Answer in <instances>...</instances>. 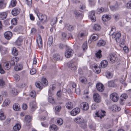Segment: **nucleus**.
Returning <instances> with one entry per match:
<instances>
[{"instance_id":"1a4fd4ad","label":"nucleus","mask_w":131,"mask_h":131,"mask_svg":"<svg viewBox=\"0 0 131 131\" xmlns=\"http://www.w3.org/2000/svg\"><path fill=\"white\" fill-rule=\"evenodd\" d=\"M89 17L92 21L94 22L96 21L95 12L94 11H92L89 12Z\"/></svg>"},{"instance_id":"c756f323","label":"nucleus","mask_w":131,"mask_h":131,"mask_svg":"<svg viewBox=\"0 0 131 131\" xmlns=\"http://www.w3.org/2000/svg\"><path fill=\"white\" fill-rule=\"evenodd\" d=\"M53 38L52 37H50L48 41V46L50 47L52 45L53 42Z\"/></svg>"},{"instance_id":"49530a36","label":"nucleus","mask_w":131,"mask_h":131,"mask_svg":"<svg viewBox=\"0 0 131 131\" xmlns=\"http://www.w3.org/2000/svg\"><path fill=\"white\" fill-rule=\"evenodd\" d=\"M63 123V121L62 119L61 118H58L57 119V123L59 125H62Z\"/></svg>"},{"instance_id":"b1692460","label":"nucleus","mask_w":131,"mask_h":131,"mask_svg":"<svg viewBox=\"0 0 131 131\" xmlns=\"http://www.w3.org/2000/svg\"><path fill=\"white\" fill-rule=\"evenodd\" d=\"M111 18V17L107 15H104L102 17V20L104 21H106L109 20Z\"/></svg>"},{"instance_id":"6ab92c4d","label":"nucleus","mask_w":131,"mask_h":131,"mask_svg":"<svg viewBox=\"0 0 131 131\" xmlns=\"http://www.w3.org/2000/svg\"><path fill=\"white\" fill-rule=\"evenodd\" d=\"M30 105L32 111H34L37 108V105L35 101L31 103Z\"/></svg>"},{"instance_id":"393cba45","label":"nucleus","mask_w":131,"mask_h":131,"mask_svg":"<svg viewBox=\"0 0 131 131\" xmlns=\"http://www.w3.org/2000/svg\"><path fill=\"white\" fill-rule=\"evenodd\" d=\"M21 127L20 125L18 124H16L13 127V129L15 131H19Z\"/></svg>"},{"instance_id":"c85d7f7f","label":"nucleus","mask_w":131,"mask_h":131,"mask_svg":"<svg viewBox=\"0 0 131 131\" xmlns=\"http://www.w3.org/2000/svg\"><path fill=\"white\" fill-rule=\"evenodd\" d=\"M112 109L114 111L118 112L120 110L121 108L120 107L118 106L117 105H114L113 106Z\"/></svg>"},{"instance_id":"5701e85b","label":"nucleus","mask_w":131,"mask_h":131,"mask_svg":"<svg viewBox=\"0 0 131 131\" xmlns=\"http://www.w3.org/2000/svg\"><path fill=\"white\" fill-rule=\"evenodd\" d=\"M23 41V38L20 37L18 38L15 42V44L17 46H19L21 45V43Z\"/></svg>"},{"instance_id":"72a5a7b5","label":"nucleus","mask_w":131,"mask_h":131,"mask_svg":"<svg viewBox=\"0 0 131 131\" xmlns=\"http://www.w3.org/2000/svg\"><path fill=\"white\" fill-rule=\"evenodd\" d=\"M12 53L13 54L16 56L17 55L18 53V51L14 47L12 50Z\"/></svg>"},{"instance_id":"f3484780","label":"nucleus","mask_w":131,"mask_h":131,"mask_svg":"<svg viewBox=\"0 0 131 131\" xmlns=\"http://www.w3.org/2000/svg\"><path fill=\"white\" fill-rule=\"evenodd\" d=\"M81 107H82L83 110L86 111L89 108V106L88 104L85 102L82 103L81 104Z\"/></svg>"},{"instance_id":"79ce46f5","label":"nucleus","mask_w":131,"mask_h":131,"mask_svg":"<svg viewBox=\"0 0 131 131\" xmlns=\"http://www.w3.org/2000/svg\"><path fill=\"white\" fill-rule=\"evenodd\" d=\"M115 30L116 29L115 27H112L109 32V35L112 36L114 34V32L115 31Z\"/></svg>"},{"instance_id":"a18cd8bd","label":"nucleus","mask_w":131,"mask_h":131,"mask_svg":"<svg viewBox=\"0 0 131 131\" xmlns=\"http://www.w3.org/2000/svg\"><path fill=\"white\" fill-rule=\"evenodd\" d=\"M126 8L128 9H131V1H128L125 5Z\"/></svg>"},{"instance_id":"6e6552de","label":"nucleus","mask_w":131,"mask_h":131,"mask_svg":"<svg viewBox=\"0 0 131 131\" xmlns=\"http://www.w3.org/2000/svg\"><path fill=\"white\" fill-rule=\"evenodd\" d=\"M105 112L104 111L102 110H99L96 112L95 113L96 115L98 117L102 118L105 115Z\"/></svg>"},{"instance_id":"774afa93","label":"nucleus","mask_w":131,"mask_h":131,"mask_svg":"<svg viewBox=\"0 0 131 131\" xmlns=\"http://www.w3.org/2000/svg\"><path fill=\"white\" fill-rule=\"evenodd\" d=\"M117 7L115 5V6H112L110 7V8L111 10L112 11H114L117 9Z\"/></svg>"},{"instance_id":"37998d69","label":"nucleus","mask_w":131,"mask_h":131,"mask_svg":"<svg viewBox=\"0 0 131 131\" xmlns=\"http://www.w3.org/2000/svg\"><path fill=\"white\" fill-rule=\"evenodd\" d=\"M89 127L91 129L95 130L96 128L95 124L94 123H93L89 126Z\"/></svg>"},{"instance_id":"dca6fc26","label":"nucleus","mask_w":131,"mask_h":131,"mask_svg":"<svg viewBox=\"0 0 131 131\" xmlns=\"http://www.w3.org/2000/svg\"><path fill=\"white\" fill-rule=\"evenodd\" d=\"M19 58L17 57H13L12 59L11 60L10 62V65L14 66L18 61Z\"/></svg>"},{"instance_id":"7ed1b4c3","label":"nucleus","mask_w":131,"mask_h":131,"mask_svg":"<svg viewBox=\"0 0 131 131\" xmlns=\"http://www.w3.org/2000/svg\"><path fill=\"white\" fill-rule=\"evenodd\" d=\"M107 59L111 63H114L117 60V58L115 54L111 53L108 57Z\"/></svg>"},{"instance_id":"052dcab7","label":"nucleus","mask_w":131,"mask_h":131,"mask_svg":"<svg viewBox=\"0 0 131 131\" xmlns=\"http://www.w3.org/2000/svg\"><path fill=\"white\" fill-rule=\"evenodd\" d=\"M11 22L12 24L15 25L16 24L17 21L16 18H14L11 20Z\"/></svg>"},{"instance_id":"9b49d317","label":"nucleus","mask_w":131,"mask_h":131,"mask_svg":"<svg viewBox=\"0 0 131 131\" xmlns=\"http://www.w3.org/2000/svg\"><path fill=\"white\" fill-rule=\"evenodd\" d=\"M93 99L94 101L96 103H99L101 101V98L100 95L97 93L93 94Z\"/></svg>"},{"instance_id":"a19ab883","label":"nucleus","mask_w":131,"mask_h":131,"mask_svg":"<svg viewBox=\"0 0 131 131\" xmlns=\"http://www.w3.org/2000/svg\"><path fill=\"white\" fill-rule=\"evenodd\" d=\"M17 4V2L16 0H12L10 4V6L12 7L15 6Z\"/></svg>"},{"instance_id":"0eeeda50","label":"nucleus","mask_w":131,"mask_h":131,"mask_svg":"<svg viewBox=\"0 0 131 131\" xmlns=\"http://www.w3.org/2000/svg\"><path fill=\"white\" fill-rule=\"evenodd\" d=\"M121 34L119 32H117L115 34H113L112 36V38L115 39L116 41L119 42L121 40L120 37L121 36Z\"/></svg>"},{"instance_id":"412c9836","label":"nucleus","mask_w":131,"mask_h":131,"mask_svg":"<svg viewBox=\"0 0 131 131\" xmlns=\"http://www.w3.org/2000/svg\"><path fill=\"white\" fill-rule=\"evenodd\" d=\"M66 106L67 108L69 110L71 109L73 107L72 104L70 102H68L66 103Z\"/></svg>"},{"instance_id":"de8ad7c7","label":"nucleus","mask_w":131,"mask_h":131,"mask_svg":"<svg viewBox=\"0 0 131 131\" xmlns=\"http://www.w3.org/2000/svg\"><path fill=\"white\" fill-rule=\"evenodd\" d=\"M87 43L86 42H85L82 45V48L83 50L85 51L87 49Z\"/></svg>"},{"instance_id":"6e6d98bb","label":"nucleus","mask_w":131,"mask_h":131,"mask_svg":"<svg viewBox=\"0 0 131 131\" xmlns=\"http://www.w3.org/2000/svg\"><path fill=\"white\" fill-rule=\"evenodd\" d=\"M25 121L27 123H29L31 121V117L30 116L27 115L25 117Z\"/></svg>"},{"instance_id":"20e7f679","label":"nucleus","mask_w":131,"mask_h":131,"mask_svg":"<svg viewBox=\"0 0 131 131\" xmlns=\"http://www.w3.org/2000/svg\"><path fill=\"white\" fill-rule=\"evenodd\" d=\"M38 11L37 10L36 12L35 11V12L36 13L37 16L38 17L39 19L41 21L43 22H46L47 20V17L45 15H43L40 13L38 14Z\"/></svg>"},{"instance_id":"f257e3e1","label":"nucleus","mask_w":131,"mask_h":131,"mask_svg":"<svg viewBox=\"0 0 131 131\" xmlns=\"http://www.w3.org/2000/svg\"><path fill=\"white\" fill-rule=\"evenodd\" d=\"M76 123L80 124L81 127L83 128H85L86 126V123L82 117L78 116L76 117L74 120Z\"/></svg>"},{"instance_id":"423d86ee","label":"nucleus","mask_w":131,"mask_h":131,"mask_svg":"<svg viewBox=\"0 0 131 131\" xmlns=\"http://www.w3.org/2000/svg\"><path fill=\"white\" fill-rule=\"evenodd\" d=\"M73 53V50L71 49H68L66 51L65 55L67 58H69L72 56Z\"/></svg>"},{"instance_id":"8fccbe9b","label":"nucleus","mask_w":131,"mask_h":131,"mask_svg":"<svg viewBox=\"0 0 131 131\" xmlns=\"http://www.w3.org/2000/svg\"><path fill=\"white\" fill-rule=\"evenodd\" d=\"M4 1L5 0H0V8L2 9L4 7Z\"/></svg>"},{"instance_id":"f03ea898","label":"nucleus","mask_w":131,"mask_h":131,"mask_svg":"<svg viewBox=\"0 0 131 131\" xmlns=\"http://www.w3.org/2000/svg\"><path fill=\"white\" fill-rule=\"evenodd\" d=\"M67 66L71 70H75L77 69V63L76 61L72 60L68 63Z\"/></svg>"},{"instance_id":"2eb2a0df","label":"nucleus","mask_w":131,"mask_h":131,"mask_svg":"<svg viewBox=\"0 0 131 131\" xmlns=\"http://www.w3.org/2000/svg\"><path fill=\"white\" fill-rule=\"evenodd\" d=\"M37 42L39 48H41L42 47V41L41 37L40 35H39L37 39Z\"/></svg>"},{"instance_id":"9d476101","label":"nucleus","mask_w":131,"mask_h":131,"mask_svg":"<svg viewBox=\"0 0 131 131\" xmlns=\"http://www.w3.org/2000/svg\"><path fill=\"white\" fill-rule=\"evenodd\" d=\"M80 111V110L79 108H75L71 111L70 114L72 116H75L78 114Z\"/></svg>"},{"instance_id":"2f4dec72","label":"nucleus","mask_w":131,"mask_h":131,"mask_svg":"<svg viewBox=\"0 0 131 131\" xmlns=\"http://www.w3.org/2000/svg\"><path fill=\"white\" fill-rule=\"evenodd\" d=\"M101 52L102 51L101 50H99L98 51H97L95 54L96 57L99 58H100L102 57Z\"/></svg>"},{"instance_id":"58836bf2","label":"nucleus","mask_w":131,"mask_h":131,"mask_svg":"<svg viewBox=\"0 0 131 131\" xmlns=\"http://www.w3.org/2000/svg\"><path fill=\"white\" fill-rule=\"evenodd\" d=\"M53 58L55 60H58L60 59V56L59 54H55L53 55Z\"/></svg>"},{"instance_id":"ea45409f","label":"nucleus","mask_w":131,"mask_h":131,"mask_svg":"<svg viewBox=\"0 0 131 131\" xmlns=\"http://www.w3.org/2000/svg\"><path fill=\"white\" fill-rule=\"evenodd\" d=\"M80 81L82 83H87V80L84 77H81L80 78Z\"/></svg>"},{"instance_id":"aec40b11","label":"nucleus","mask_w":131,"mask_h":131,"mask_svg":"<svg viewBox=\"0 0 131 131\" xmlns=\"http://www.w3.org/2000/svg\"><path fill=\"white\" fill-rule=\"evenodd\" d=\"M100 68H105L106 67L108 64V62L106 60H103L102 61L100 64Z\"/></svg>"},{"instance_id":"c03bdc74","label":"nucleus","mask_w":131,"mask_h":131,"mask_svg":"<svg viewBox=\"0 0 131 131\" xmlns=\"http://www.w3.org/2000/svg\"><path fill=\"white\" fill-rule=\"evenodd\" d=\"M6 116L4 115V113L2 112H0V119L1 120H4Z\"/></svg>"},{"instance_id":"680f3d73","label":"nucleus","mask_w":131,"mask_h":131,"mask_svg":"<svg viewBox=\"0 0 131 131\" xmlns=\"http://www.w3.org/2000/svg\"><path fill=\"white\" fill-rule=\"evenodd\" d=\"M30 95L31 97L34 98L36 97V93L35 91H32L30 93Z\"/></svg>"},{"instance_id":"09e8293b","label":"nucleus","mask_w":131,"mask_h":131,"mask_svg":"<svg viewBox=\"0 0 131 131\" xmlns=\"http://www.w3.org/2000/svg\"><path fill=\"white\" fill-rule=\"evenodd\" d=\"M57 17L53 18L51 20V25H53L56 24L57 21Z\"/></svg>"},{"instance_id":"0e129e2a","label":"nucleus","mask_w":131,"mask_h":131,"mask_svg":"<svg viewBox=\"0 0 131 131\" xmlns=\"http://www.w3.org/2000/svg\"><path fill=\"white\" fill-rule=\"evenodd\" d=\"M61 109V106H56L55 110L57 112H60Z\"/></svg>"},{"instance_id":"4be33fe9","label":"nucleus","mask_w":131,"mask_h":131,"mask_svg":"<svg viewBox=\"0 0 131 131\" xmlns=\"http://www.w3.org/2000/svg\"><path fill=\"white\" fill-rule=\"evenodd\" d=\"M106 43L105 41L103 40H100L98 41L97 44V45L99 47L103 46L105 45Z\"/></svg>"},{"instance_id":"13d9d810","label":"nucleus","mask_w":131,"mask_h":131,"mask_svg":"<svg viewBox=\"0 0 131 131\" xmlns=\"http://www.w3.org/2000/svg\"><path fill=\"white\" fill-rule=\"evenodd\" d=\"M11 93L14 95H16L18 94V92L15 89H13L12 90Z\"/></svg>"},{"instance_id":"39448f33","label":"nucleus","mask_w":131,"mask_h":131,"mask_svg":"<svg viewBox=\"0 0 131 131\" xmlns=\"http://www.w3.org/2000/svg\"><path fill=\"white\" fill-rule=\"evenodd\" d=\"M111 99L113 102H116L118 101L119 99V96L116 93H113L110 96Z\"/></svg>"},{"instance_id":"c9c22d12","label":"nucleus","mask_w":131,"mask_h":131,"mask_svg":"<svg viewBox=\"0 0 131 131\" xmlns=\"http://www.w3.org/2000/svg\"><path fill=\"white\" fill-rule=\"evenodd\" d=\"M89 4L91 6H94L96 3V0H88Z\"/></svg>"},{"instance_id":"a878e982","label":"nucleus","mask_w":131,"mask_h":131,"mask_svg":"<svg viewBox=\"0 0 131 131\" xmlns=\"http://www.w3.org/2000/svg\"><path fill=\"white\" fill-rule=\"evenodd\" d=\"M7 15V14L6 13H1L0 14V18L1 19L3 20L6 18Z\"/></svg>"},{"instance_id":"4c0bfd02","label":"nucleus","mask_w":131,"mask_h":131,"mask_svg":"<svg viewBox=\"0 0 131 131\" xmlns=\"http://www.w3.org/2000/svg\"><path fill=\"white\" fill-rule=\"evenodd\" d=\"M50 129L52 130L57 131L58 130V128L57 126L55 125H52L50 126Z\"/></svg>"},{"instance_id":"bf43d9fd","label":"nucleus","mask_w":131,"mask_h":131,"mask_svg":"<svg viewBox=\"0 0 131 131\" xmlns=\"http://www.w3.org/2000/svg\"><path fill=\"white\" fill-rule=\"evenodd\" d=\"M10 101L8 99H6L3 103V105L4 106H6L10 103Z\"/></svg>"},{"instance_id":"4d7b16f0","label":"nucleus","mask_w":131,"mask_h":131,"mask_svg":"<svg viewBox=\"0 0 131 131\" xmlns=\"http://www.w3.org/2000/svg\"><path fill=\"white\" fill-rule=\"evenodd\" d=\"M49 102L52 104H54L55 103L54 99L51 96H49L48 98Z\"/></svg>"},{"instance_id":"4468645a","label":"nucleus","mask_w":131,"mask_h":131,"mask_svg":"<svg viewBox=\"0 0 131 131\" xmlns=\"http://www.w3.org/2000/svg\"><path fill=\"white\" fill-rule=\"evenodd\" d=\"M20 9L18 8H15L13 9L12 11V14L14 16H16L20 13Z\"/></svg>"},{"instance_id":"5fc2aeb1","label":"nucleus","mask_w":131,"mask_h":131,"mask_svg":"<svg viewBox=\"0 0 131 131\" xmlns=\"http://www.w3.org/2000/svg\"><path fill=\"white\" fill-rule=\"evenodd\" d=\"M104 11V8L102 7H101L100 8H98L97 9V13L100 14L103 12Z\"/></svg>"},{"instance_id":"603ef678","label":"nucleus","mask_w":131,"mask_h":131,"mask_svg":"<svg viewBox=\"0 0 131 131\" xmlns=\"http://www.w3.org/2000/svg\"><path fill=\"white\" fill-rule=\"evenodd\" d=\"M41 82L44 85H47L48 84V82L45 78H42V79Z\"/></svg>"},{"instance_id":"a211bd4d","label":"nucleus","mask_w":131,"mask_h":131,"mask_svg":"<svg viewBox=\"0 0 131 131\" xmlns=\"http://www.w3.org/2000/svg\"><path fill=\"white\" fill-rule=\"evenodd\" d=\"M23 69V66L22 64H18L14 67V70L17 71L21 70Z\"/></svg>"},{"instance_id":"ddd939ff","label":"nucleus","mask_w":131,"mask_h":131,"mask_svg":"<svg viewBox=\"0 0 131 131\" xmlns=\"http://www.w3.org/2000/svg\"><path fill=\"white\" fill-rule=\"evenodd\" d=\"M5 38L7 40L10 39L12 37V34L10 31L6 32L4 34Z\"/></svg>"},{"instance_id":"f8f14e48","label":"nucleus","mask_w":131,"mask_h":131,"mask_svg":"<svg viewBox=\"0 0 131 131\" xmlns=\"http://www.w3.org/2000/svg\"><path fill=\"white\" fill-rule=\"evenodd\" d=\"M96 88L97 90L100 92H102L104 90L103 85L101 83H98L96 84Z\"/></svg>"},{"instance_id":"cd10ccee","label":"nucleus","mask_w":131,"mask_h":131,"mask_svg":"<svg viewBox=\"0 0 131 131\" xmlns=\"http://www.w3.org/2000/svg\"><path fill=\"white\" fill-rule=\"evenodd\" d=\"M127 97V95L125 94H122L120 97V99L122 101H124Z\"/></svg>"},{"instance_id":"f704fd0d","label":"nucleus","mask_w":131,"mask_h":131,"mask_svg":"<svg viewBox=\"0 0 131 131\" xmlns=\"http://www.w3.org/2000/svg\"><path fill=\"white\" fill-rule=\"evenodd\" d=\"M101 29L100 26L98 24H95L93 26V29L96 31H98Z\"/></svg>"},{"instance_id":"864d4df0","label":"nucleus","mask_w":131,"mask_h":131,"mask_svg":"<svg viewBox=\"0 0 131 131\" xmlns=\"http://www.w3.org/2000/svg\"><path fill=\"white\" fill-rule=\"evenodd\" d=\"M86 8V6L84 4H81L80 7V10L81 12H82L83 10H85Z\"/></svg>"},{"instance_id":"bb28decb","label":"nucleus","mask_w":131,"mask_h":131,"mask_svg":"<svg viewBox=\"0 0 131 131\" xmlns=\"http://www.w3.org/2000/svg\"><path fill=\"white\" fill-rule=\"evenodd\" d=\"M11 68V66L9 64V63H5L4 64V68L5 70H8Z\"/></svg>"},{"instance_id":"7c9ffc66","label":"nucleus","mask_w":131,"mask_h":131,"mask_svg":"<svg viewBox=\"0 0 131 131\" xmlns=\"http://www.w3.org/2000/svg\"><path fill=\"white\" fill-rule=\"evenodd\" d=\"M65 26L68 30L70 31L73 30L74 28L71 25H69L68 24H66Z\"/></svg>"},{"instance_id":"3c124183","label":"nucleus","mask_w":131,"mask_h":131,"mask_svg":"<svg viewBox=\"0 0 131 131\" xmlns=\"http://www.w3.org/2000/svg\"><path fill=\"white\" fill-rule=\"evenodd\" d=\"M108 86L109 87H114L115 85V83L113 81H112L108 82Z\"/></svg>"},{"instance_id":"e433bc0d","label":"nucleus","mask_w":131,"mask_h":131,"mask_svg":"<svg viewBox=\"0 0 131 131\" xmlns=\"http://www.w3.org/2000/svg\"><path fill=\"white\" fill-rule=\"evenodd\" d=\"M91 37L92 38L93 40L96 41L98 39L99 36L98 35L94 34L92 35L91 36Z\"/></svg>"},{"instance_id":"473e14b6","label":"nucleus","mask_w":131,"mask_h":131,"mask_svg":"<svg viewBox=\"0 0 131 131\" xmlns=\"http://www.w3.org/2000/svg\"><path fill=\"white\" fill-rule=\"evenodd\" d=\"M19 105L18 104H14L13 106L14 110L16 111L19 110L20 109Z\"/></svg>"},{"instance_id":"e2e57ef3","label":"nucleus","mask_w":131,"mask_h":131,"mask_svg":"<svg viewBox=\"0 0 131 131\" xmlns=\"http://www.w3.org/2000/svg\"><path fill=\"white\" fill-rule=\"evenodd\" d=\"M106 77L108 79H110L112 77V75L111 73L109 72H107L106 73Z\"/></svg>"},{"instance_id":"69168bd1","label":"nucleus","mask_w":131,"mask_h":131,"mask_svg":"<svg viewBox=\"0 0 131 131\" xmlns=\"http://www.w3.org/2000/svg\"><path fill=\"white\" fill-rule=\"evenodd\" d=\"M30 73L31 74H35L36 72V70L35 68H32L30 71Z\"/></svg>"},{"instance_id":"338daca9","label":"nucleus","mask_w":131,"mask_h":131,"mask_svg":"<svg viewBox=\"0 0 131 131\" xmlns=\"http://www.w3.org/2000/svg\"><path fill=\"white\" fill-rule=\"evenodd\" d=\"M85 35V34L84 33V32H82L81 33H79V34H78V37L80 39V38L81 37H83Z\"/></svg>"}]
</instances>
